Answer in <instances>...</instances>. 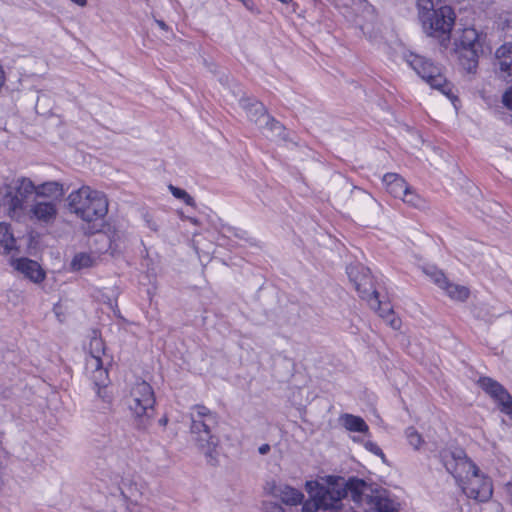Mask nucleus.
<instances>
[{"instance_id": "aec40b11", "label": "nucleus", "mask_w": 512, "mask_h": 512, "mask_svg": "<svg viewBox=\"0 0 512 512\" xmlns=\"http://www.w3.org/2000/svg\"><path fill=\"white\" fill-rule=\"evenodd\" d=\"M383 183L386 190L395 198L402 197L407 192L408 185L406 181L396 173H387L383 176Z\"/></svg>"}, {"instance_id": "dca6fc26", "label": "nucleus", "mask_w": 512, "mask_h": 512, "mask_svg": "<svg viewBox=\"0 0 512 512\" xmlns=\"http://www.w3.org/2000/svg\"><path fill=\"white\" fill-rule=\"evenodd\" d=\"M264 490L267 494L280 498L284 504L290 506L298 505L304 499L301 491L286 484H277L275 481L267 482Z\"/></svg>"}, {"instance_id": "a19ab883", "label": "nucleus", "mask_w": 512, "mask_h": 512, "mask_svg": "<svg viewBox=\"0 0 512 512\" xmlns=\"http://www.w3.org/2000/svg\"><path fill=\"white\" fill-rule=\"evenodd\" d=\"M101 407H103V402H97V403H96V402L94 401V409H95V411H97V412H99V413H102V412L99 410Z\"/></svg>"}, {"instance_id": "0eeeda50", "label": "nucleus", "mask_w": 512, "mask_h": 512, "mask_svg": "<svg viewBox=\"0 0 512 512\" xmlns=\"http://www.w3.org/2000/svg\"><path fill=\"white\" fill-rule=\"evenodd\" d=\"M127 405L136 427L146 429L154 416L155 405V396L150 384L145 381L135 383L127 399Z\"/></svg>"}, {"instance_id": "1a4fd4ad", "label": "nucleus", "mask_w": 512, "mask_h": 512, "mask_svg": "<svg viewBox=\"0 0 512 512\" xmlns=\"http://www.w3.org/2000/svg\"><path fill=\"white\" fill-rule=\"evenodd\" d=\"M405 60L431 88L439 90L449 99L454 98L450 83L447 82L440 68L435 66L430 60L411 52L405 55Z\"/></svg>"}, {"instance_id": "4be33fe9", "label": "nucleus", "mask_w": 512, "mask_h": 512, "mask_svg": "<svg viewBox=\"0 0 512 512\" xmlns=\"http://www.w3.org/2000/svg\"><path fill=\"white\" fill-rule=\"evenodd\" d=\"M339 420L342 426L351 432H359L363 434H367L369 432L368 425L363 420V418L359 416L345 413L340 416Z\"/></svg>"}, {"instance_id": "de8ad7c7", "label": "nucleus", "mask_w": 512, "mask_h": 512, "mask_svg": "<svg viewBox=\"0 0 512 512\" xmlns=\"http://www.w3.org/2000/svg\"><path fill=\"white\" fill-rule=\"evenodd\" d=\"M279 1L282 2V3L287 4V3H290L292 0H279Z\"/></svg>"}, {"instance_id": "7ed1b4c3", "label": "nucleus", "mask_w": 512, "mask_h": 512, "mask_svg": "<svg viewBox=\"0 0 512 512\" xmlns=\"http://www.w3.org/2000/svg\"><path fill=\"white\" fill-rule=\"evenodd\" d=\"M190 434L192 441L204 455L207 464H219V438L213 434L218 425V415L208 407L196 404L190 408Z\"/></svg>"}, {"instance_id": "393cba45", "label": "nucleus", "mask_w": 512, "mask_h": 512, "mask_svg": "<svg viewBox=\"0 0 512 512\" xmlns=\"http://www.w3.org/2000/svg\"><path fill=\"white\" fill-rule=\"evenodd\" d=\"M14 244V237L10 231V227L6 223H0V245L5 250H11Z\"/></svg>"}, {"instance_id": "a18cd8bd", "label": "nucleus", "mask_w": 512, "mask_h": 512, "mask_svg": "<svg viewBox=\"0 0 512 512\" xmlns=\"http://www.w3.org/2000/svg\"><path fill=\"white\" fill-rule=\"evenodd\" d=\"M508 493L512 497V486L508 485Z\"/></svg>"}, {"instance_id": "bb28decb", "label": "nucleus", "mask_w": 512, "mask_h": 512, "mask_svg": "<svg viewBox=\"0 0 512 512\" xmlns=\"http://www.w3.org/2000/svg\"><path fill=\"white\" fill-rule=\"evenodd\" d=\"M169 190L175 198L182 200L185 204L189 206H195V201L193 197H191L185 190L175 187L173 185H169Z\"/></svg>"}, {"instance_id": "c9c22d12", "label": "nucleus", "mask_w": 512, "mask_h": 512, "mask_svg": "<svg viewBox=\"0 0 512 512\" xmlns=\"http://www.w3.org/2000/svg\"><path fill=\"white\" fill-rule=\"evenodd\" d=\"M226 230H227V232L233 233L236 237H239V238H243L244 235L246 234L245 231L240 230V229H236V228H233V227H230V226H227Z\"/></svg>"}, {"instance_id": "f8f14e48", "label": "nucleus", "mask_w": 512, "mask_h": 512, "mask_svg": "<svg viewBox=\"0 0 512 512\" xmlns=\"http://www.w3.org/2000/svg\"><path fill=\"white\" fill-rule=\"evenodd\" d=\"M460 61L465 70L474 72L478 65V57L482 52L479 34L474 28H465L459 38Z\"/></svg>"}, {"instance_id": "c85d7f7f", "label": "nucleus", "mask_w": 512, "mask_h": 512, "mask_svg": "<svg viewBox=\"0 0 512 512\" xmlns=\"http://www.w3.org/2000/svg\"><path fill=\"white\" fill-rule=\"evenodd\" d=\"M405 203L410 204L414 207H421L422 200L420 197L415 194L410 187L408 186L407 192H405L402 197H400Z\"/></svg>"}, {"instance_id": "f257e3e1", "label": "nucleus", "mask_w": 512, "mask_h": 512, "mask_svg": "<svg viewBox=\"0 0 512 512\" xmlns=\"http://www.w3.org/2000/svg\"><path fill=\"white\" fill-rule=\"evenodd\" d=\"M364 486L361 479H349L345 481L338 478L328 485L320 484L317 481H307L306 490L310 500L303 504V512H321L329 509H338L344 498H351L356 502L359 498L357 490Z\"/></svg>"}, {"instance_id": "37998d69", "label": "nucleus", "mask_w": 512, "mask_h": 512, "mask_svg": "<svg viewBox=\"0 0 512 512\" xmlns=\"http://www.w3.org/2000/svg\"><path fill=\"white\" fill-rule=\"evenodd\" d=\"M188 220H189L191 223L195 224V225H197V224H198V220H197V219H195V218H188Z\"/></svg>"}, {"instance_id": "a211bd4d", "label": "nucleus", "mask_w": 512, "mask_h": 512, "mask_svg": "<svg viewBox=\"0 0 512 512\" xmlns=\"http://www.w3.org/2000/svg\"><path fill=\"white\" fill-rule=\"evenodd\" d=\"M14 268L21 272L25 277L30 279L35 283L41 282L44 277V271L40 267V265L31 259L28 258H19L13 262Z\"/></svg>"}, {"instance_id": "7c9ffc66", "label": "nucleus", "mask_w": 512, "mask_h": 512, "mask_svg": "<svg viewBox=\"0 0 512 512\" xmlns=\"http://www.w3.org/2000/svg\"><path fill=\"white\" fill-rule=\"evenodd\" d=\"M124 235L119 232H114L111 236H109L110 246L112 253L119 251L122 248V239Z\"/></svg>"}, {"instance_id": "c756f323", "label": "nucleus", "mask_w": 512, "mask_h": 512, "mask_svg": "<svg viewBox=\"0 0 512 512\" xmlns=\"http://www.w3.org/2000/svg\"><path fill=\"white\" fill-rule=\"evenodd\" d=\"M261 128L268 129L276 135H281L284 129L283 126L270 115L268 121H263V126Z\"/></svg>"}, {"instance_id": "f704fd0d", "label": "nucleus", "mask_w": 512, "mask_h": 512, "mask_svg": "<svg viewBox=\"0 0 512 512\" xmlns=\"http://www.w3.org/2000/svg\"><path fill=\"white\" fill-rule=\"evenodd\" d=\"M503 103L507 108L512 110V87L504 93Z\"/></svg>"}, {"instance_id": "58836bf2", "label": "nucleus", "mask_w": 512, "mask_h": 512, "mask_svg": "<svg viewBox=\"0 0 512 512\" xmlns=\"http://www.w3.org/2000/svg\"><path fill=\"white\" fill-rule=\"evenodd\" d=\"M155 22L156 24L164 31H167L169 29V27L167 26V24L162 21V20H159V19H155Z\"/></svg>"}, {"instance_id": "9b49d317", "label": "nucleus", "mask_w": 512, "mask_h": 512, "mask_svg": "<svg viewBox=\"0 0 512 512\" xmlns=\"http://www.w3.org/2000/svg\"><path fill=\"white\" fill-rule=\"evenodd\" d=\"M357 494L356 503L366 512H399V504L384 489H372L364 482Z\"/></svg>"}, {"instance_id": "c03bdc74", "label": "nucleus", "mask_w": 512, "mask_h": 512, "mask_svg": "<svg viewBox=\"0 0 512 512\" xmlns=\"http://www.w3.org/2000/svg\"><path fill=\"white\" fill-rule=\"evenodd\" d=\"M149 227L155 231L157 230V227L154 223H151V224L149 223Z\"/></svg>"}, {"instance_id": "cd10ccee", "label": "nucleus", "mask_w": 512, "mask_h": 512, "mask_svg": "<svg viewBox=\"0 0 512 512\" xmlns=\"http://www.w3.org/2000/svg\"><path fill=\"white\" fill-rule=\"evenodd\" d=\"M405 434L409 444L413 446L414 449H419L423 443V439L417 430L414 427H408Z\"/></svg>"}, {"instance_id": "4468645a", "label": "nucleus", "mask_w": 512, "mask_h": 512, "mask_svg": "<svg viewBox=\"0 0 512 512\" xmlns=\"http://www.w3.org/2000/svg\"><path fill=\"white\" fill-rule=\"evenodd\" d=\"M459 487L467 497L479 502H487L493 494L491 479L480 470Z\"/></svg>"}, {"instance_id": "20e7f679", "label": "nucleus", "mask_w": 512, "mask_h": 512, "mask_svg": "<svg viewBox=\"0 0 512 512\" xmlns=\"http://www.w3.org/2000/svg\"><path fill=\"white\" fill-rule=\"evenodd\" d=\"M417 7L424 32L430 37L437 38L440 44L446 47L455 22L452 8L441 6L434 9L432 0H417Z\"/></svg>"}, {"instance_id": "39448f33", "label": "nucleus", "mask_w": 512, "mask_h": 512, "mask_svg": "<svg viewBox=\"0 0 512 512\" xmlns=\"http://www.w3.org/2000/svg\"><path fill=\"white\" fill-rule=\"evenodd\" d=\"M68 209L85 222H94L105 217L108 212L106 196L89 186L72 191L67 197Z\"/></svg>"}, {"instance_id": "412c9836", "label": "nucleus", "mask_w": 512, "mask_h": 512, "mask_svg": "<svg viewBox=\"0 0 512 512\" xmlns=\"http://www.w3.org/2000/svg\"><path fill=\"white\" fill-rule=\"evenodd\" d=\"M95 389H96V397L95 402H103V407L99 410L102 414H107L112 410L113 396L108 391L107 385L109 383V377L107 376V380L104 383H97L95 380H92Z\"/></svg>"}, {"instance_id": "ea45409f", "label": "nucleus", "mask_w": 512, "mask_h": 512, "mask_svg": "<svg viewBox=\"0 0 512 512\" xmlns=\"http://www.w3.org/2000/svg\"><path fill=\"white\" fill-rule=\"evenodd\" d=\"M71 1L80 7H84L87 4V0H71Z\"/></svg>"}, {"instance_id": "72a5a7b5", "label": "nucleus", "mask_w": 512, "mask_h": 512, "mask_svg": "<svg viewBox=\"0 0 512 512\" xmlns=\"http://www.w3.org/2000/svg\"><path fill=\"white\" fill-rule=\"evenodd\" d=\"M126 463L122 461L115 467L113 473L115 474L114 481L119 485L123 481V474H125Z\"/></svg>"}, {"instance_id": "e433bc0d", "label": "nucleus", "mask_w": 512, "mask_h": 512, "mask_svg": "<svg viewBox=\"0 0 512 512\" xmlns=\"http://www.w3.org/2000/svg\"><path fill=\"white\" fill-rule=\"evenodd\" d=\"M389 324L393 329H399L401 326V321L400 319L393 317L389 320Z\"/></svg>"}, {"instance_id": "423d86ee", "label": "nucleus", "mask_w": 512, "mask_h": 512, "mask_svg": "<svg viewBox=\"0 0 512 512\" xmlns=\"http://www.w3.org/2000/svg\"><path fill=\"white\" fill-rule=\"evenodd\" d=\"M347 275L353 283L359 296L366 300L369 306L378 311L381 317H388L393 314L392 309L387 304H382L379 295L375 289L370 270L360 263L350 264L346 268Z\"/></svg>"}, {"instance_id": "6e6552de", "label": "nucleus", "mask_w": 512, "mask_h": 512, "mask_svg": "<svg viewBox=\"0 0 512 512\" xmlns=\"http://www.w3.org/2000/svg\"><path fill=\"white\" fill-rule=\"evenodd\" d=\"M48 185L56 186L55 192L49 196L37 197L25 214V218L40 226H49L56 221L59 204L65 195L63 184L60 182L48 181Z\"/></svg>"}, {"instance_id": "f03ea898", "label": "nucleus", "mask_w": 512, "mask_h": 512, "mask_svg": "<svg viewBox=\"0 0 512 512\" xmlns=\"http://www.w3.org/2000/svg\"><path fill=\"white\" fill-rule=\"evenodd\" d=\"M55 190L48 181L36 185L30 178L20 177L0 188V206L11 219L21 222L37 197L52 195Z\"/></svg>"}, {"instance_id": "79ce46f5", "label": "nucleus", "mask_w": 512, "mask_h": 512, "mask_svg": "<svg viewBox=\"0 0 512 512\" xmlns=\"http://www.w3.org/2000/svg\"><path fill=\"white\" fill-rule=\"evenodd\" d=\"M167 421H168V419H167L166 417H163V418H161V419L159 420V424L164 426V425H166V424H167Z\"/></svg>"}, {"instance_id": "9d476101", "label": "nucleus", "mask_w": 512, "mask_h": 512, "mask_svg": "<svg viewBox=\"0 0 512 512\" xmlns=\"http://www.w3.org/2000/svg\"><path fill=\"white\" fill-rule=\"evenodd\" d=\"M440 460L446 471L453 476L458 486L467 481L480 469L467 457L463 450H442Z\"/></svg>"}, {"instance_id": "ddd939ff", "label": "nucleus", "mask_w": 512, "mask_h": 512, "mask_svg": "<svg viewBox=\"0 0 512 512\" xmlns=\"http://www.w3.org/2000/svg\"><path fill=\"white\" fill-rule=\"evenodd\" d=\"M105 354L104 342L94 336L90 340L89 355L86 357L85 370L91 380L104 383L107 380V370L103 367L102 355Z\"/></svg>"}, {"instance_id": "b1692460", "label": "nucleus", "mask_w": 512, "mask_h": 512, "mask_svg": "<svg viewBox=\"0 0 512 512\" xmlns=\"http://www.w3.org/2000/svg\"><path fill=\"white\" fill-rule=\"evenodd\" d=\"M441 289L445 290L447 295L453 300L464 301L469 296L468 288L448 281L445 287H442Z\"/></svg>"}, {"instance_id": "473e14b6", "label": "nucleus", "mask_w": 512, "mask_h": 512, "mask_svg": "<svg viewBox=\"0 0 512 512\" xmlns=\"http://www.w3.org/2000/svg\"><path fill=\"white\" fill-rule=\"evenodd\" d=\"M364 447L370 451L371 453L381 457L382 459H384V453L383 451L381 450V448L374 442L368 440L364 443Z\"/></svg>"}, {"instance_id": "4c0bfd02", "label": "nucleus", "mask_w": 512, "mask_h": 512, "mask_svg": "<svg viewBox=\"0 0 512 512\" xmlns=\"http://www.w3.org/2000/svg\"><path fill=\"white\" fill-rule=\"evenodd\" d=\"M270 450H271V447H270V445H269V444H262V445L259 447V449H258V451H259V453H260L261 455H266V454H268V453L270 452Z\"/></svg>"}, {"instance_id": "5701e85b", "label": "nucleus", "mask_w": 512, "mask_h": 512, "mask_svg": "<svg viewBox=\"0 0 512 512\" xmlns=\"http://www.w3.org/2000/svg\"><path fill=\"white\" fill-rule=\"evenodd\" d=\"M95 258L86 252H79L73 257L70 267L72 271L90 268L95 264Z\"/></svg>"}, {"instance_id": "a878e982", "label": "nucleus", "mask_w": 512, "mask_h": 512, "mask_svg": "<svg viewBox=\"0 0 512 512\" xmlns=\"http://www.w3.org/2000/svg\"><path fill=\"white\" fill-rule=\"evenodd\" d=\"M427 276L440 288L445 287L447 279L445 275L434 267H430L424 270Z\"/></svg>"}, {"instance_id": "2f4dec72", "label": "nucleus", "mask_w": 512, "mask_h": 512, "mask_svg": "<svg viewBox=\"0 0 512 512\" xmlns=\"http://www.w3.org/2000/svg\"><path fill=\"white\" fill-rule=\"evenodd\" d=\"M263 512H285L284 508L272 501L263 502Z\"/></svg>"}, {"instance_id": "49530a36", "label": "nucleus", "mask_w": 512, "mask_h": 512, "mask_svg": "<svg viewBox=\"0 0 512 512\" xmlns=\"http://www.w3.org/2000/svg\"><path fill=\"white\" fill-rule=\"evenodd\" d=\"M321 512H339L338 509H329L327 511H321Z\"/></svg>"}, {"instance_id": "6ab92c4d", "label": "nucleus", "mask_w": 512, "mask_h": 512, "mask_svg": "<svg viewBox=\"0 0 512 512\" xmlns=\"http://www.w3.org/2000/svg\"><path fill=\"white\" fill-rule=\"evenodd\" d=\"M495 65L500 72L512 77V43H505L495 52Z\"/></svg>"}, {"instance_id": "f3484780", "label": "nucleus", "mask_w": 512, "mask_h": 512, "mask_svg": "<svg viewBox=\"0 0 512 512\" xmlns=\"http://www.w3.org/2000/svg\"><path fill=\"white\" fill-rule=\"evenodd\" d=\"M240 106L246 111L249 119L259 127L263 126V121L269 120L264 105L257 100L242 98L240 99Z\"/></svg>"}, {"instance_id": "2eb2a0df", "label": "nucleus", "mask_w": 512, "mask_h": 512, "mask_svg": "<svg viewBox=\"0 0 512 512\" xmlns=\"http://www.w3.org/2000/svg\"><path fill=\"white\" fill-rule=\"evenodd\" d=\"M479 385L488 395L497 401L501 412L512 418V396L509 392L499 382L489 377H481L479 379Z\"/></svg>"}]
</instances>
